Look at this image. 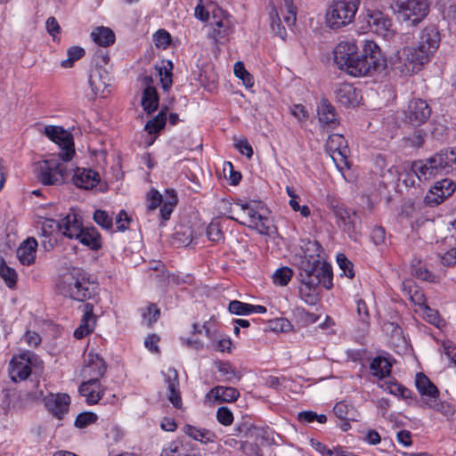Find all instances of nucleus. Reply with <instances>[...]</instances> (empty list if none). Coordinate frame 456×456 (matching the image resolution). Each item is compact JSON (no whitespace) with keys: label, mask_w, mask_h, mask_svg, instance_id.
Segmentation results:
<instances>
[{"label":"nucleus","mask_w":456,"mask_h":456,"mask_svg":"<svg viewBox=\"0 0 456 456\" xmlns=\"http://www.w3.org/2000/svg\"><path fill=\"white\" fill-rule=\"evenodd\" d=\"M321 246L316 241L305 245L304 254L298 263L299 281L303 284L322 285L330 289L332 287L331 266L322 260Z\"/></svg>","instance_id":"1"},{"label":"nucleus","mask_w":456,"mask_h":456,"mask_svg":"<svg viewBox=\"0 0 456 456\" xmlns=\"http://www.w3.org/2000/svg\"><path fill=\"white\" fill-rule=\"evenodd\" d=\"M56 286L61 294L77 301L90 298L94 292L87 274L78 268H73L61 275Z\"/></svg>","instance_id":"2"},{"label":"nucleus","mask_w":456,"mask_h":456,"mask_svg":"<svg viewBox=\"0 0 456 456\" xmlns=\"http://www.w3.org/2000/svg\"><path fill=\"white\" fill-rule=\"evenodd\" d=\"M362 51L354 57L353 62L347 66L346 72L353 77H364L370 75L383 66L381 51L378 45L371 40H360Z\"/></svg>","instance_id":"3"},{"label":"nucleus","mask_w":456,"mask_h":456,"mask_svg":"<svg viewBox=\"0 0 456 456\" xmlns=\"http://www.w3.org/2000/svg\"><path fill=\"white\" fill-rule=\"evenodd\" d=\"M328 208L332 210L338 227L346 232L354 241L361 238L359 217L355 212L350 213L344 205L336 198L328 195L326 198Z\"/></svg>","instance_id":"4"},{"label":"nucleus","mask_w":456,"mask_h":456,"mask_svg":"<svg viewBox=\"0 0 456 456\" xmlns=\"http://www.w3.org/2000/svg\"><path fill=\"white\" fill-rule=\"evenodd\" d=\"M359 4L360 0H334L326 14L329 26L337 29L353 22Z\"/></svg>","instance_id":"5"},{"label":"nucleus","mask_w":456,"mask_h":456,"mask_svg":"<svg viewBox=\"0 0 456 456\" xmlns=\"http://www.w3.org/2000/svg\"><path fill=\"white\" fill-rule=\"evenodd\" d=\"M235 216H229L230 219L239 222L251 229H256L262 234L268 232V219L259 213L256 203H236L232 209Z\"/></svg>","instance_id":"6"},{"label":"nucleus","mask_w":456,"mask_h":456,"mask_svg":"<svg viewBox=\"0 0 456 456\" xmlns=\"http://www.w3.org/2000/svg\"><path fill=\"white\" fill-rule=\"evenodd\" d=\"M428 61V47L421 44L417 47H405L398 56L395 69L403 75H411L424 68Z\"/></svg>","instance_id":"7"},{"label":"nucleus","mask_w":456,"mask_h":456,"mask_svg":"<svg viewBox=\"0 0 456 456\" xmlns=\"http://www.w3.org/2000/svg\"><path fill=\"white\" fill-rule=\"evenodd\" d=\"M392 8L399 20L416 26L428 14V0H394Z\"/></svg>","instance_id":"8"},{"label":"nucleus","mask_w":456,"mask_h":456,"mask_svg":"<svg viewBox=\"0 0 456 456\" xmlns=\"http://www.w3.org/2000/svg\"><path fill=\"white\" fill-rule=\"evenodd\" d=\"M37 178L44 185L61 184L68 176L67 169L59 159L51 158L37 163Z\"/></svg>","instance_id":"9"},{"label":"nucleus","mask_w":456,"mask_h":456,"mask_svg":"<svg viewBox=\"0 0 456 456\" xmlns=\"http://www.w3.org/2000/svg\"><path fill=\"white\" fill-rule=\"evenodd\" d=\"M45 134L60 146L61 151L58 153V157L61 160L69 161L72 159L75 150L70 134L61 126H47L45 127Z\"/></svg>","instance_id":"10"},{"label":"nucleus","mask_w":456,"mask_h":456,"mask_svg":"<svg viewBox=\"0 0 456 456\" xmlns=\"http://www.w3.org/2000/svg\"><path fill=\"white\" fill-rule=\"evenodd\" d=\"M358 40H345L340 42L334 50L335 63L341 70L346 69L347 66L353 62L355 56L359 54Z\"/></svg>","instance_id":"11"},{"label":"nucleus","mask_w":456,"mask_h":456,"mask_svg":"<svg viewBox=\"0 0 456 456\" xmlns=\"http://www.w3.org/2000/svg\"><path fill=\"white\" fill-rule=\"evenodd\" d=\"M326 151L338 168H342L341 164L347 166V146L346 139L342 134H330L326 142Z\"/></svg>","instance_id":"12"},{"label":"nucleus","mask_w":456,"mask_h":456,"mask_svg":"<svg viewBox=\"0 0 456 456\" xmlns=\"http://www.w3.org/2000/svg\"><path fill=\"white\" fill-rule=\"evenodd\" d=\"M455 191L454 183L444 178L434 183L429 188V207H435L444 201Z\"/></svg>","instance_id":"13"},{"label":"nucleus","mask_w":456,"mask_h":456,"mask_svg":"<svg viewBox=\"0 0 456 456\" xmlns=\"http://www.w3.org/2000/svg\"><path fill=\"white\" fill-rule=\"evenodd\" d=\"M318 119L323 128L334 129L339 125L335 107L326 99L322 98L317 105Z\"/></svg>","instance_id":"14"},{"label":"nucleus","mask_w":456,"mask_h":456,"mask_svg":"<svg viewBox=\"0 0 456 456\" xmlns=\"http://www.w3.org/2000/svg\"><path fill=\"white\" fill-rule=\"evenodd\" d=\"M47 411L58 419H62L68 412L70 398L67 394H50L45 398Z\"/></svg>","instance_id":"15"},{"label":"nucleus","mask_w":456,"mask_h":456,"mask_svg":"<svg viewBox=\"0 0 456 456\" xmlns=\"http://www.w3.org/2000/svg\"><path fill=\"white\" fill-rule=\"evenodd\" d=\"M106 363L104 360L97 354H88L86 364L82 369L84 379L99 380L106 371Z\"/></svg>","instance_id":"16"},{"label":"nucleus","mask_w":456,"mask_h":456,"mask_svg":"<svg viewBox=\"0 0 456 456\" xmlns=\"http://www.w3.org/2000/svg\"><path fill=\"white\" fill-rule=\"evenodd\" d=\"M89 84L94 94L106 96L109 93L108 87L110 85V76L108 70L101 65H96L89 76Z\"/></svg>","instance_id":"17"},{"label":"nucleus","mask_w":456,"mask_h":456,"mask_svg":"<svg viewBox=\"0 0 456 456\" xmlns=\"http://www.w3.org/2000/svg\"><path fill=\"white\" fill-rule=\"evenodd\" d=\"M9 373L15 382L26 379L31 373V358L26 354L14 356L10 362Z\"/></svg>","instance_id":"18"},{"label":"nucleus","mask_w":456,"mask_h":456,"mask_svg":"<svg viewBox=\"0 0 456 456\" xmlns=\"http://www.w3.org/2000/svg\"><path fill=\"white\" fill-rule=\"evenodd\" d=\"M366 20L370 29L378 35L386 37L390 30L392 21L380 11H367Z\"/></svg>","instance_id":"19"},{"label":"nucleus","mask_w":456,"mask_h":456,"mask_svg":"<svg viewBox=\"0 0 456 456\" xmlns=\"http://www.w3.org/2000/svg\"><path fill=\"white\" fill-rule=\"evenodd\" d=\"M165 383L169 391L168 400L177 409L182 407V398L179 391L178 373L175 369L168 368L162 372Z\"/></svg>","instance_id":"20"},{"label":"nucleus","mask_w":456,"mask_h":456,"mask_svg":"<svg viewBox=\"0 0 456 456\" xmlns=\"http://www.w3.org/2000/svg\"><path fill=\"white\" fill-rule=\"evenodd\" d=\"M82 222L78 215L68 214L60 222V229L62 234L69 239L78 240L83 230Z\"/></svg>","instance_id":"21"},{"label":"nucleus","mask_w":456,"mask_h":456,"mask_svg":"<svg viewBox=\"0 0 456 456\" xmlns=\"http://www.w3.org/2000/svg\"><path fill=\"white\" fill-rule=\"evenodd\" d=\"M83 316L80 325L75 330L74 337L77 339L83 338L90 334L95 326L96 317L94 314V305L92 304H85L83 305Z\"/></svg>","instance_id":"22"},{"label":"nucleus","mask_w":456,"mask_h":456,"mask_svg":"<svg viewBox=\"0 0 456 456\" xmlns=\"http://www.w3.org/2000/svg\"><path fill=\"white\" fill-rule=\"evenodd\" d=\"M72 180L77 187L90 190L99 183L100 175L92 169L77 167Z\"/></svg>","instance_id":"23"},{"label":"nucleus","mask_w":456,"mask_h":456,"mask_svg":"<svg viewBox=\"0 0 456 456\" xmlns=\"http://www.w3.org/2000/svg\"><path fill=\"white\" fill-rule=\"evenodd\" d=\"M143 84L145 85V88L142 93L141 103L143 108V110L146 111L148 114H151L158 109L159 95L155 87L151 86V77H144Z\"/></svg>","instance_id":"24"},{"label":"nucleus","mask_w":456,"mask_h":456,"mask_svg":"<svg viewBox=\"0 0 456 456\" xmlns=\"http://www.w3.org/2000/svg\"><path fill=\"white\" fill-rule=\"evenodd\" d=\"M438 395V388L429 380V408L442 413L446 418L452 417L455 412V407L448 402L439 401Z\"/></svg>","instance_id":"25"},{"label":"nucleus","mask_w":456,"mask_h":456,"mask_svg":"<svg viewBox=\"0 0 456 456\" xmlns=\"http://www.w3.org/2000/svg\"><path fill=\"white\" fill-rule=\"evenodd\" d=\"M60 222L52 218H45L39 223V235L43 238L41 245L45 250H51L54 247V242L52 241L51 236L55 231H59Z\"/></svg>","instance_id":"26"},{"label":"nucleus","mask_w":456,"mask_h":456,"mask_svg":"<svg viewBox=\"0 0 456 456\" xmlns=\"http://www.w3.org/2000/svg\"><path fill=\"white\" fill-rule=\"evenodd\" d=\"M37 241L33 237L25 240L17 249V257L23 265H30L35 262Z\"/></svg>","instance_id":"27"},{"label":"nucleus","mask_w":456,"mask_h":456,"mask_svg":"<svg viewBox=\"0 0 456 456\" xmlns=\"http://www.w3.org/2000/svg\"><path fill=\"white\" fill-rule=\"evenodd\" d=\"M239 391L232 387L217 386L212 388L207 395L206 399L208 401L232 403L239 397Z\"/></svg>","instance_id":"28"},{"label":"nucleus","mask_w":456,"mask_h":456,"mask_svg":"<svg viewBox=\"0 0 456 456\" xmlns=\"http://www.w3.org/2000/svg\"><path fill=\"white\" fill-rule=\"evenodd\" d=\"M86 379L79 387V393L86 398L89 404L96 403L103 395L101 384L99 380Z\"/></svg>","instance_id":"29"},{"label":"nucleus","mask_w":456,"mask_h":456,"mask_svg":"<svg viewBox=\"0 0 456 456\" xmlns=\"http://www.w3.org/2000/svg\"><path fill=\"white\" fill-rule=\"evenodd\" d=\"M428 109V103L420 99L412 100L409 104L408 118L413 126H419L426 122L427 116L425 110Z\"/></svg>","instance_id":"30"},{"label":"nucleus","mask_w":456,"mask_h":456,"mask_svg":"<svg viewBox=\"0 0 456 456\" xmlns=\"http://www.w3.org/2000/svg\"><path fill=\"white\" fill-rule=\"evenodd\" d=\"M337 101L348 107L358 102V94L351 84H341L335 91Z\"/></svg>","instance_id":"31"},{"label":"nucleus","mask_w":456,"mask_h":456,"mask_svg":"<svg viewBox=\"0 0 456 456\" xmlns=\"http://www.w3.org/2000/svg\"><path fill=\"white\" fill-rule=\"evenodd\" d=\"M78 240L93 250H97L102 247L100 233L94 227L83 228Z\"/></svg>","instance_id":"32"},{"label":"nucleus","mask_w":456,"mask_h":456,"mask_svg":"<svg viewBox=\"0 0 456 456\" xmlns=\"http://www.w3.org/2000/svg\"><path fill=\"white\" fill-rule=\"evenodd\" d=\"M93 40L101 46H109L115 42L114 32L106 27H98L91 33Z\"/></svg>","instance_id":"33"},{"label":"nucleus","mask_w":456,"mask_h":456,"mask_svg":"<svg viewBox=\"0 0 456 456\" xmlns=\"http://www.w3.org/2000/svg\"><path fill=\"white\" fill-rule=\"evenodd\" d=\"M183 430L187 436L203 444L213 443L216 439L215 434L208 429H200L191 425H186Z\"/></svg>","instance_id":"34"},{"label":"nucleus","mask_w":456,"mask_h":456,"mask_svg":"<svg viewBox=\"0 0 456 456\" xmlns=\"http://www.w3.org/2000/svg\"><path fill=\"white\" fill-rule=\"evenodd\" d=\"M177 195L174 190H167L163 198V204L160 207V216L163 221L170 218L174 208L177 204Z\"/></svg>","instance_id":"35"},{"label":"nucleus","mask_w":456,"mask_h":456,"mask_svg":"<svg viewBox=\"0 0 456 456\" xmlns=\"http://www.w3.org/2000/svg\"><path fill=\"white\" fill-rule=\"evenodd\" d=\"M371 373L379 379H382L390 374L391 363L381 356L375 357L370 365Z\"/></svg>","instance_id":"36"},{"label":"nucleus","mask_w":456,"mask_h":456,"mask_svg":"<svg viewBox=\"0 0 456 456\" xmlns=\"http://www.w3.org/2000/svg\"><path fill=\"white\" fill-rule=\"evenodd\" d=\"M449 172L444 150L429 158V176L436 173L447 174Z\"/></svg>","instance_id":"37"},{"label":"nucleus","mask_w":456,"mask_h":456,"mask_svg":"<svg viewBox=\"0 0 456 456\" xmlns=\"http://www.w3.org/2000/svg\"><path fill=\"white\" fill-rule=\"evenodd\" d=\"M411 299L418 307L415 312L419 313L423 318H426L428 315V299L424 291L416 286L413 291L411 289Z\"/></svg>","instance_id":"38"},{"label":"nucleus","mask_w":456,"mask_h":456,"mask_svg":"<svg viewBox=\"0 0 456 456\" xmlns=\"http://www.w3.org/2000/svg\"><path fill=\"white\" fill-rule=\"evenodd\" d=\"M162 87L165 91L168 90L172 85L173 63L170 61H162L161 65L157 67Z\"/></svg>","instance_id":"39"},{"label":"nucleus","mask_w":456,"mask_h":456,"mask_svg":"<svg viewBox=\"0 0 456 456\" xmlns=\"http://www.w3.org/2000/svg\"><path fill=\"white\" fill-rule=\"evenodd\" d=\"M215 365L218 371L224 377L225 381L231 382L233 379L240 380L241 374L229 362L217 361Z\"/></svg>","instance_id":"40"},{"label":"nucleus","mask_w":456,"mask_h":456,"mask_svg":"<svg viewBox=\"0 0 456 456\" xmlns=\"http://www.w3.org/2000/svg\"><path fill=\"white\" fill-rule=\"evenodd\" d=\"M167 108L162 109L155 118L146 123L145 130L149 134L158 133L164 127L167 121Z\"/></svg>","instance_id":"41"},{"label":"nucleus","mask_w":456,"mask_h":456,"mask_svg":"<svg viewBox=\"0 0 456 456\" xmlns=\"http://www.w3.org/2000/svg\"><path fill=\"white\" fill-rule=\"evenodd\" d=\"M318 286L319 285H310V284H303L299 287V294L301 298L308 305H315L318 301Z\"/></svg>","instance_id":"42"},{"label":"nucleus","mask_w":456,"mask_h":456,"mask_svg":"<svg viewBox=\"0 0 456 456\" xmlns=\"http://www.w3.org/2000/svg\"><path fill=\"white\" fill-rule=\"evenodd\" d=\"M0 276L4 280L9 288L15 286L17 273L14 269L9 267L4 260H0Z\"/></svg>","instance_id":"43"},{"label":"nucleus","mask_w":456,"mask_h":456,"mask_svg":"<svg viewBox=\"0 0 456 456\" xmlns=\"http://www.w3.org/2000/svg\"><path fill=\"white\" fill-rule=\"evenodd\" d=\"M293 272L289 267H281L273 275V281L275 285L286 286L291 280Z\"/></svg>","instance_id":"44"},{"label":"nucleus","mask_w":456,"mask_h":456,"mask_svg":"<svg viewBox=\"0 0 456 456\" xmlns=\"http://www.w3.org/2000/svg\"><path fill=\"white\" fill-rule=\"evenodd\" d=\"M335 415L341 419L355 420L353 407L345 402H338L333 408Z\"/></svg>","instance_id":"45"},{"label":"nucleus","mask_w":456,"mask_h":456,"mask_svg":"<svg viewBox=\"0 0 456 456\" xmlns=\"http://www.w3.org/2000/svg\"><path fill=\"white\" fill-rule=\"evenodd\" d=\"M271 17V28L273 31L280 37L281 39H285L287 33L285 28L281 25V19L279 17L278 12L274 6L272 7L270 12Z\"/></svg>","instance_id":"46"},{"label":"nucleus","mask_w":456,"mask_h":456,"mask_svg":"<svg viewBox=\"0 0 456 456\" xmlns=\"http://www.w3.org/2000/svg\"><path fill=\"white\" fill-rule=\"evenodd\" d=\"M411 171V174L414 175L419 181L418 186H420L419 183H422L423 184L426 183V181L428 180V166L423 160L412 162Z\"/></svg>","instance_id":"47"},{"label":"nucleus","mask_w":456,"mask_h":456,"mask_svg":"<svg viewBox=\"0 0 456 456\" xmlns=\"http://www.w3.org/2000/svg\"><path fill=\"white\" fill-rule=\"evenodd\" d=\"M67 54L68 58L61 61V65L63 68H71L74 62L85 54V50L79 46H72L69 48Z\"/></svg>","instance_id":"48"},{"label":"nucleus","mask_w":456,"mask_h":456,"mask_svg":"<svg viewBox=\"0 0 456 456\" xmlns=\"http://www.w3.org/2000/svg\"><path fill=\"white\" fill-rule=\"evenodd\" d=\"M411 274L419 279L420 281H426L428 280V268L426 264H422L418 258H414L411 261Z\"/></svg>","instance_id":"49"},{"label":"nucleus","mask_w":456,"mask_h":456,"mask_svg":"<svg viewBox=\"0 0 456 456\" xmlns=\"http://www.w3.org/2000/svg\"><path fill=\"white\" fill-rule=\"evenodd\" d=\"M233 70L236 77L242 80L245 86L251 87L253 86V77L247 71V69L244 67V64L241 61H237L234 64Z\"/></svg>","instance_id":"50"},{"label":"nucleus","mask_w":456,"mask_h":456,"mask_svg":"<svg viewBox=\"0 0 456 456\" xmlns=\"http://www.w3.org/2000/svg\"><path fill=\"white\" fill-rule=\"evenodd\" d=\"M94 222L102 226L103 229L110 230L112 228V216H110L106 211L97 209L94 213Z\"/></svg>","instance_id":"51"},{"label":"nucleus","mask_w":456,"mask_h":456,"mask_svg":"<svg viewBox=\"0 0 456 456\" xmlns=\"http://www.w3.org/2000/svg\"><path fill=\"white\" fill-rule=\"evenodd\" d=\"M153 40L158 48L167 49L171 44V36L166 29L160 28L153 35Z\"/></svg>","instance_id":"52"},{"label":"nucleus","mask_w":456,"mask_h":456,"mask_svg":"<svg viewBox=\"0 0 456 456\" xmlns=\"http://www.w3.org/2000/svg\"><path fill=\"white\" fill-rule=\"evenodd\" d=\"M297 419L302 423H311L314 420H317L319 423H325L327 421V417L324 414L318 415L314 411H305L298 413Z\"/></svg>","instance_id":"53"},{"label":"nucleus","mask_w":456,"mask_h":456,"mask_svg":"<svg viewBox=\"0 0 456 456\" xmlns=\"http://www.w3.org/2000/svg\"><path fill=\"white\" fill-rule=\"evenodd\" d=\"M337 262L345 276H346L349 279H352L354 276L353 264L346 258V256L344 254L338 255Z\"/></svg>","instance_id":"54"},{"label":"nucleus","mask_w":456,"mask_h":456,"mask_svg":"<svg viewBox=\"0 0 456 456\" xmlns=\"http://www.w3.org/2000/svg\"><path fill=\"white\" fill-rule=\"evenodd\" d=\"M283 4L287 12L286 14H283V20L289 27H291L295 25L297 20L296 8L292 0H283Z\"/></svg>","instance_id":"55"},{"label":"nucleus","mask_w":456,"mask_h":456,"mask_svg":"<svg viewBox=\"0 0 456 456\" xmlns=\"http://www.w3.org/2000/svg\"><path fill=\"white\" fill-rule=\"evenodd\" d=\"M159 314V309H158L155 305H150L142 314L143 322L147 326H151L158 320Z\"/></svg>","instance_id":"56"},{"label":"nucleus","mask_w":456,"mask_h":456,"mask_svg":"<svg viewBox=\"0 0 456 456\" xmlns=\"http://www.w3.org/2000/svg\"><path fill=\"white\" fill-rule=\"evenodd\" d=\"M97 420V415L93 412L79 413L75 420V426L78 428H84Z\"/></svg>","instance_id":"57"},{"label":"nucleus","mask_w":456,"mask_h":456,"mask_svg":"<svg viewBox=\"0 0 456 456\" xmlns=\"http://www.w3.org/2000/svg\"><path fill=\"white\" fill-rule=\"evenodd\" d=\"M207 235L214 242L223 240L224 234L221 231L220 224L218 222H211L207 228Z\"/></svg>","instance_id":"58"},{"label":"nucleus","mask_w":456,"mask_h":456,"mask_svg":"<svg viewBox=\"0 0 456 456\" xmlns=\"http://www.w3.org/2000/svg\"><path fill=\"white\" fill-rule=\"evenodd\" d=\"M147 208L149 210H154L159 206L163 204V196L155 189H151L147 194Z\"/></svg>","instance_id":"59"},{"label":"nucleus","mask_w":456,"mask_h":456,"mask_svg":"<svg viewBox=\"0 0 456 456\" xmlns=\"http://www.w3.org/2000/svg\"><path fill=\"white\" fill-rule=\"evenodd\" d=\"M229 311L237 315H248L250 314L249 304L238 300L231 301L229 304Z\"/></svg>","instance_id":"60"},{"label":"nucleus","mask_w":456,"mask_h":456,"mask_svg":"<svg viewBox=\"0 0 456 456\" xmlns=\"http://www.w3.org/2000/svg\"><path fill=\"white\" fill-rule=\"evenodd\" d=\"M441 41L440 33L436 28H432L429 30V61L433 59V53L436 52L439 48V44Z\"/></svg>","instance_id":"61"},{"label":"nucleus","mask_w":456,"mask_h":456,"mask_svg":"<svg viewBox=\"0 0 456 456\" xmlns=\"http://www.w3.org/2000/svg\"><path fill=\"white\" fill-rule=\"evenodd\" d=\"M429 324L434 325L439 330L444 332L447 328V322L443 319L437 310H433L429 307Z\"/></svg>","instance_id":"62"},{"label":"nucleus","mask_w":456,"mask_h":456,"mask_svg":"<svg viewBox=\"0 0 456 456\" xmlns=\"http://www.w3.org/2000/svg\"><path fill=\"white\" fill-rule=\"evenodd\" d=\"M182 441L174 440L163 448L160 456H180V449H182Z\"/></svg>","instance_id":"63"},{"label":"nucleus","mask_w":456,"mask_h":456,"mask_svg":"<svg viewBox=\"0 0 456 456\" xmlns=\"http://www.w3.org/2000/svg\"><path fill=\"white\" fill-rule=\"evenodd\" d=\"M439 350L450 359L451 362L456 367V347L452 346V342L449 340H444L442 343Z\"/></svg>","instance_id":"64"}]
</instances>
